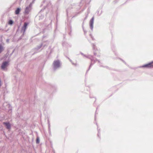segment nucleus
I'll use <instances>...</instances> for the list:
<instances>
[{
	"label": "nucleus",
	"mask_w": 153,
	"mask_h": 153,
	"mask_svg": "<svg viewBox=\"0 0 153 153\" xmlns=\"http://www.w3.org/2000/svg\"><path fill=\"white\" fill-rule=\"evenodd\" d=\"M9 65V62L8 61H5L3 62L1 65V68L3 71H7V68Z\"/></svg>",
	"instance_id": "obj_1"
},
{
	"label": "nucleus",
	"mask_w": 153,
	"mask_h": 153,
	"mask_svg": "<svg viewBox=\"0 0 153 153\" xmlns=\"http://www.w3.org/2000/svg\"><path fill=\"white\" fill-rule=\"evenodd\" d=\"M61 65V64L59 60L54 61L53 63V68L54 70L59 68Z\"/></svg>",
	"instance_id": "obj_2"
},
{
	"label": "nucleus",
	"mask_w": 153,
	"mask_h": 153,
	"mask_svg": "<svg viewBox=\"0 0 153 153\" xmlns=\"http://www.w3.org/2000/svg\"><path fill=\"white\" fill-rule=\"evenodd\" d=\"M32 4L30 3L28 6L26 7L25 9L24 13L25 14H28L31 10Z\"/></svg>",
	"instance_id": "obj_3"
},
{
	"label": "nucleus",
	"mask_w": 153,
	"mask_h": 153,
	"mask_svg": "<svg viewBox=\"0 0 153 153\" xmlns=\"http://www.w3.org/2000/svg\"><path fill=\"white\" fill-rule=\"evenodd\" d=\"M81 54L82 55H83L84 56H86V57L90 58L91 59V64L89 66V68L91 67V66L92 65V62H96V60H97L96 59L95 60L94 59V58L92 56L89 55L88 56H86L83 55V54L82 53H81Z\"/></svg>",
	"instance_id": "obj_4"
},
{
	"label": "nucleus",
	"mask_w": 153,
	"mask_h": 153,
	"mask_svg": "<svg viewBox=\"0 0 153 153\" xmlns=\"http://www.w3.org/2000/svg\"><path fill=\"white\" fill-rule=\"evenodd\" d=\"M28 24V23L25 22L24 26L22 27L21 31H23V33H24L25 32L27 28V26Z\"/></svg>",
	"instance_id": "obj_5"
},
{
	"label": "nucleus",
	"mask_w": 153,
	"mask_h": 153,
	"mask_svg": "<svg viewBox=\"0 0 153 153\" xmlns=\"http://www.w3.org/2000/svg\"><path fill=\"white\" fill-rule=\"evenodd\" d=\"M94 17H93L90 22V26L91 28V29L92 30H93V24H94Z\"/></svg>",
	"instance_id": "obj_6"
},
{
	"label": "nucleus",
	"mask_w": 153,
	"mask_h": 153,
	"mask_svg": "<svg viewBox=\"0 0 153 153\" xmlns=\"http://www.w3.org/2000/svg\"><path fill=\"white\" fill-rule=\"evenodd\" d=\"M143 67L147 68H153V62H150L149 64L145 65L142 66Z\"/></svg>",
	"instance_id": "obj_7"
},
{
	"label": "nucleus",
	"mask_w": 153,
	"mask_h": 153,
	"mask_svg": "<svg viewBox=\"0 0 153 153\" xmlns=\"http://www.w3.org/2000/svg\"><path fill=\"white\" fill-rule=\"evenodd\" d=\"M3 124L5 125L6 128L8 129H10V125L9 122H4Z\"/></svg>",
	"instance_id": "obj_8"
},
{
	"label": "nucleus",
	"mask_w": 153,
	"mask_h": 153,
	"mask_svg": "<svg viewBox=\"0 0 153 153\" xmlns=\"http://www.w3.org/2000/svg\"><path fill=\"white\" fill-rule=\"evenodd\" d=\"M21 10L19 8H18L16 10L15 13L16 14L18 15L19 14V12H20Z\"/></svg>",
	"instance_id": "obj_9"
},
{
	"label": "nucleus",
	"mask_w": 153,
	"mask_h": 153,
	"mask_svg": "<svg viewBox=\"0 0 153 153\" xmlns=\"http://www.w3.org/2000/svg\"><path fill=\"white\" fill-rule=\"evenodd\" d=\"M3 50V48L2 45L0 44V53H1Z\"/></svg>",
	"instance_id": "obj_10"
},
{
	"label": "nucleus",
	"mask_w": 153,
	"mask_h": 153,
	"mask_svg": "<svg viewBox=\"0 0 153 153\" xmlns=\"http://www.w3.org/2000/svg\"><path fill=\"white\" fill-rule=\"evenodd\" d=\"M13 23V22L12 20H10L9 21V24L10 25H12Z\"/></svg>",
	"instance_id": "obj_11"
},
{
	"label": "nucleus",
	"mask_w": 153,
	"mask_h": 153,
	"mask_svg": "<svg viewBox=\"0 0 153 153\" xmlns=\"http://www.w3.org/2000/svg\"><path fill=\"white\" fill-rule=\"evenodd\" d=\"M39 140L38 138H37L36 139V143H39Z\"/></svg>",
	"instance_id": "obj_12"
},
{
	"label": "nucleus",
	"mask_w": 153,
	"mask_h": 153,
	"mask_svg": "<svg viewBox=\"0 0 153 153\" xmlns=\"http://www.w3.org/2000/svg\"><path fill=\"white\" fill-rule=\"evenodd\" d=\"M93 49H94V44L93 45Z\"/></svg>",
	"instance_id": "obj_13"
},
{
	"label": "nucleus",
	"mask_w": 153,
	"mask_h": 153,
	"mask_svg": "<svg viewBox=\"0 0 153 153\" xmlns=\"http://www.w3.org/2000/svg\"><path fill=\"white\" fill-rule=\"evenodd\" d=\"M6 41L7 42H8L9 41V39H7V40H6Z\"/></svg>",
	"instance_id": "obj_14"
},
{
	"label": "nucleus",
	"mask_w": 153,
	"mask_h": 153,
	"mask_svg": "<svg viewBox=\"0 0 153 153\" xmlns=\"http://www.w3.org/2000/svg\"><path fill=\"white\" fill-rule=\"evenodd\" d=\"M94 54L95 55V53H94Z\"/></svg>",
	"instance_id": "obj_15"
},
{
	"label": "nucleus",
	"mask_w": 153,
	"mask_h": 153,
	"mask_svg": "<svg viewBox=\"0 0 153 153\" xmlns=\"http://www.w3.org/2000/svg\"><path fill=\"white\" fill-rule=\"evenodd\" d=\"M8 106H9V105H8Z\"/></svg>",
	"instance_id": "obj_16"
},
{
	"label": "nucleus",
	"mask_w": 153,
	"mask_h": 153,
	"mask_svg": "<svg viewBox=\"0 0 153 153\" xmlns=\"http://www.w3.org/2000/svg\"><path fill=\"white\" fill-rule=\"evenodd\" d=\"M98 136L99 135V133H98Z\"/></svg>",
	"instance_id": "obj_17"
}]
</instances>
